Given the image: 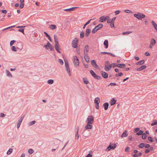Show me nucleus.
Listing matches in <instances>:
<instances>
[{"label": "nucleus", "mask_w": 157, "mask_h": 157, "mask_svg": "<svg viewBox=\"0 0 157 157\" xmlns=\"http://www.w3.org/2000/svg\"><path fill=\"white\" fill-rule=\"evenodd\" d=\"M124 11L126 13H132V12L131 11L129 10H125Z\"/></svg>", "instance_id": "nucleus-48"}, {"label": "nucleus", "mask_w": 157, "mask_h": 157, "mask_svg": "<svg viewBox=\"0 0 157 157\" xmlns=\"http://www.w3.org/2000/svg\"><path fill=\"white\" fill-rule=\"evenodd\" d=\"M5 116V114L3 113H0V117H3Z\"/></svg>", "instance_id": "nucleus-54"}, {"label": "nucleus", "mask_w": 157, "mask_h": 157, "mask_svg": "<svg viewBox=\"0 0 157 157\" xmlns=\"http://www.w3.org/2000/svg\"><path fill=\"white\" fill-rule=\"evenodd\" d=\"M148 139L150 141H151V142H153V139L152 137H148Z\"/></svg>", "instance_id": "nucleus-55"}, {"label": "nucleus", "mask_w": 157, "mask_h": 157, "mask_svg": "<svg viewBox=\"0 0 157 157\" xmlns=\"http://www.w3.org/2000/svg\"><path fill=\"white\" fill-rule=\"evenodd\" d=\"M90 31H91V30L90 29H86V33H85V36L86 37L88 36H89V35L90 33Z\"/></svg>", "instance_id": "nucleus-23"}, {"label": "nucleus", "mask_w": 157, "mask_h": 157, "mask_svg": "<svg viewBox=\"0 0 157 157\" xmlns=\"http://www.w3.org/2000/svg\"><path fill=\"white\" fill-rule=\"evenodd\" d=\"M101 74L102 76L104 78H107L108 77V74L105 72L101 71Z\"/></svg>", "instance_id": "nucleus-17"}, {"label": "nucleus", "mask_w": 157, "mask_h": 157, "mask_svg": "<svg viewBox=\"0 0 157 157\" xmlns=\"http://www.w3.org/2000/svg\"><path fill=\"white\" fill-rule=\"evenodd\" d=\"M97 31H98V30L97 29L95 28H94L93 29L92 32L93 33H95Z\"/></svg>", "instance_id": "nucleus-50"}, {"label": "nucleus", "mask_w": 157, "mask_h": 157, "mask_svg": "<svg viewBox=\"0 0 157 157\" xmlns=\"http://www.w3.org/2000/svg\"><path fill=\"white\" fill-rule=\"evenodd\" d=\"M18 31L20 32H22L23 34H24V29H19Z\"/></svg>", "instance_id": "nucleus-58"}, {"label": "nucleus", "mask_w": 157, "mask_h": 157, "mask_svg": "<svg viewBox=\"0 0 157 157\" xmlns=\"http://www.w3.org/2000/svg\"><path fill=\"white\" fill-rule=\"evenodd\" d=\"M49 28L52 30H54L56 28V26L55 25H49Z\"/></svg>", "instance_id": "nucleus-22"}, {"label": "nucleus", "mask_w": 157, "mask_h": 157, "mask_svg": "<svg viewBox=\"0 0 157 157\" xmlns=\"http://www.w3.org/2000/svg\"><path fill=\"white\" fill-rule=\"evenodd\" d=\"M130 150V148L128 147H126L125 149V151H128Z\"/></svg>", "instance_id": "nucleus-60"}, {"label": "nucleus", "mask_w": 157, "mask_h": 157, "mask_svg": "<svg viewBox=\"0 0 157 157\" xmlns=\"http://www.w3.org/2000/svg\"><path fill=\"white\" fill-rule=\"evenodd\" d=\"M99 19L100 22H103L106 20V18L104 16L101 17L99 18Z\"/></svg>", "instance_id": "nucleus-28"}, {"label": "nucleus", "mask_w": 157, "mask_h": 157, "mask_svg": "<svg viewBox=\"0 0 157 157\" xmlns=\"http://www.w3.org/2000/svg\"><path fill=\"white\" fill-rule=\"evenodd\" d=\"M144 62V60H141L136 63V65H141L143 64Z\"/></svg>", "instance_id": "nucleus-26"}, {"label": "nucleus", "mask_w": 157, "mask_h": 157, "mask_svg": "<svg viewBox=\"0 0 157 157\" xmlns=\"http://www.w3.org/2000/svg\"><path fill=\"white\" fill-rule=\"evenodd\" d=\"M16 42V41L15 40H11L10 42V45L11 46H12L13 44L14 43V42Z\"/></svg>", "instance_id": "nucleus-53"}, {"label": "nucleus", "mask_w": 157, "mask_h": 157, "mask_svg": "<svg viewBox=\"0 0 157 157\" xmlns=\"http://www.w3.org/2000/svg\"><path fill=\"white\" fill-rule=\"evenodd\" d=\"M44 47L47 49H50L51 51L54 50V48L52 47V45L48 41V42L47 44L44 45Z\"/></svg>", "instance_id": "nucleus-11"}, {"label": "nucleus", "mask_w": 157, "mask_h": 157, "mask_svg": "<svg viewBox=\"0 0 157 157\" xmlns=\"http://www.w3.org/2000/svg\"><path fill=\"white\" fill-rule=\"evenodd\" d=\"M140 130V128H136L135 129V131L136 132L139 131Z\"/></svg>", "instance_id": "nucleus-59"}, {"label": "nucleus", "mask_w": 157, "mask_h": 157, "mask_svg": "<svg viewBox=\"0 0 157 157\" xmlns=\"http://www.w3.org/2000/svg\"><path fill=\"white\" fill-rule=\"evenodd\" d=\"M6 72L7 75L10 78H12V75L8 70H6Z\"/></svg>", "instance_id": "nucleus-20"}, {"label": "nucleus", "mask_w": 157, "mask_h": 157, "mask_svg": "<svg viewBox=\"0 0 157 157\" xmlns=\"http://www.w3.org/2000/svg\"><path fill=\"white\" fill-rule=\"evenodd\" d=\"M156 42V41L155 39L154 38L151 39L150 42V44L149 48L150 49L152 48L155 44Z\"/></svg>", "instance_id": "nucleus-6"}, {"label": "nucleus", "mask_w": 157, "mask_h": 157, "mask_svg": "<svg viewBox=\"0 0 157 157\" xmlns=\"http://www.w3.org/2000/svg\"><path fill=\"white\" fill-rule=\"evenodd\" d=\"M103 26V25L102 24H100L98 25L95 26V28L97 29L98 30L101 29L102 28Z\"/></svg>", "instance_id": "nucleus-25"}, {"label": "nucleus", "mask_w": 157, "mask_h": 157, "mask_svg": "<svg viewBox=\"0 0 157 157\" xmlns=\"http://www.w3.org/2000/svg\"><path fill=\"white\" fill-rule=\"evenodd\" d=\"M145 147V148H150L151 147H150V145L149 144H145V146H144Z\"/></svg>", "instance_id": "nucleus-56"}, {"label": "nucleus", "mask_w": 157, "mask_h": 157, "mask_svg": "<svg viewBox=\"0 0 157 157\" xmlns=\"http://www.w3.org/2000/svg\"><path fill=\"white\" fill-rule=\"evenodd\" d=\"M99 104H95V107L97 109H98L99 108Z\"/></svg>", "instance_id": "nucleus-57"}, {"label": "nucleus", "mask_w": 157, "mask_h": 157, "mask_svg": "<svg viewBox=\"0 0 157 157\" xmlns=\"http://www.w3.org/2000/svg\"><path fill=\"white\" fill-rule=\"evenodd\" d=\"M54 82V81L52 79H49L48 80L47 83L48 84H52Z\"/></svg>", "instance_id": "nucleus-35"}, {"label": "nucleus", "mask_w": 157, "mask_h": 157, "mask_svg": "<svg viewBox=\"0 0 157 157\" xmlns=\"http://www.w3.org/2000/svg\"><path fill=\"white\" fill-rule=\"evenodd\" d=\"M116 67L120 68H123L125 67V65L124 64H116Z\"/></svg>", "instance_id": "nucleus-19"}, {"label": "nucleus", "mask_w": 157, "mask_h": 157, "mask_svg": "<svg viewBox=\"0 0 157 157\" xmlns=\"http://www.w3.org/2000/svg\"><path fill=\"white\" fill-rule=\"evenodd\" d=\"M156 124H157V120H155L153 121V123L151 124V125L153 126Z\"/></svg>", "instance_id": "nucleus-36"}, {"label": "nucleus", "mask_w": 157, "mask_h": 157, "mask_svg": "<svg viewBox=\"0 0 157 157\" xmlns=\"http://www.w3.org/2000/svg\"><path fill=\"white\" fill-rule=\"evenodd\" d=\"M93 126L92 124H89L85 126L84 127V129L87 130V129H92L93 128Z\"/></svg>", "instance_id": "nucleus-12"}, {"label": "nucleus", "mask_w": 157, "mask_h": 157, "mask_svg": "<svg viewBox=\"0 0 157 157\" xmlns=\"http://www.w3.org/2000/svg\"><path fill=\"white\" fill-rule=\"evenodd\" d=\"M54 39L55 42V44L59 43L58 42V39L57 36L56 35H54Z\"/></svg>", "instance_id": "nucleus-30"}, {"label": "nucleus", "mask_w": 157, "mask_h": 157, "mask_svg": "<svg viewBox=\"0 0 157 157\" xmlns=\"http://www.w3.org/2000/svg\"><path fill=\"white\" fill-rule=\"evenodd\" d=\"M94 102L95 104H99L100 102V98L98 97L95 98Z\"/></svg>", "instance_id": "nucleus-21"}, {"label": "nucleus", "mask_w": 157, "mask_h": 157, "mask_svg": "<svg viewBox=\"0 0 157 157\" xmlns=\"http://www.w3.org/2000/svg\"><path fill=\"white\" fill-rule=\"evenodd\" d=\"M90 72L91 75L94 78L97 79H100L101 77L96 75L93 71L91 70Z\"/></svg>", "instance_id": "nucleus-8"}, {"label": "nucleus", "mask_w": 157, "mask_h": 157, "mask_svg": "<svg viewBox=\"0 0 157 157\" xmlns=\"http://www.w3.org/2000/svg\"><path fill=\"white\" fill-rule=\"evenodd\" d=\"M120 12V11L119 10H117L115 12V14L117 15Z\"/></svg>", "instance_id": "nucleus-61"}, {"label": "nucleus", "mask_w": 157, "mask_h": 157, "mask_svg": "<svg viewBox=\"0 0 157 157\" xmlns=\"http://www.w3.org/2000/svg\"><path fill=\"white\" fill-rule=\"evenodd\" d=\"M143 132L142 130H139V132L136 133V134L137 136H139L141 135H142L143 134Z\"/></svg>", "instance_id": "nucleus-44"}, {"label": "nucleus", "mask_w": 157, "mask_h": 157, "mask_svg": "<svg viewBox=\"0 0 157 157\" xmlns=\"http://www.w3.org/2000/svg\"><path fill=\"white\" fill-rule=\"evenodd\" d=\"M84 36V32H81L80 34V37L81 38H82Z\"/></svg>", "instance_id": "nucleus-45"}, {"label": "nucleus", "mask_w": 157, "mask_h": 157, "mask_svg": "<svg viewBox=\"0 0 157 157\" xmlns=\"http://www.w3.org/2000/svg\"><path fill=\"white\" fill-rule=\"evenodd\" d=\"M105 66L104 69L106 71H108L110 70L112 67V65H111L109 62L106 61Z\"/></svg>", "instance_id": "nucleus-5"}, {"label": "nucleus", "mask_w": 157, "mask_h": 157, "mask_svg": "<svg viewBox=\"0 0 157 157\" xmlns=\"http://www.w3.org/2000/svg\"><path fill=\"white\" fill-rule=\"evenodd\" d=\"M12 151H13L12 149L10 148L9 149V150L7 151V154L8 155H9L12 152Z\"/></svg>", "instance_id": "nucleus-40"}, {"label": "nucleus", "mask_w": 157, "mask_h": 157, "mask_svg": "<svg viewBox=\"0 0 157 157\" xmlns=\"http://www.w3.org/2000/svg\"><path fill=\"white\" fill-rule=\"evenodd\" d=\"M145 146V144H144V143H142L140 144V145H139L138 146V147L140 148H142L144 147Z\"/></svg>", "instance_id": "nucleus-42"}, {"label": "nucleus", "mask_w": 157, "mask_h": 157, "mask_svg": "<svg viewBox=\"0 0 157 157\" xmlns=\"http://www.w3.org/2000/svg\"><path fill=\"white\" fill-rule=\"evenodd\" d=\"M132 33V31H126L125 32H124L123 33V34L124 35H125L126 34H129L131 33Z\"/></svg>", "instance_id": "nucleus-43"}, {"label": "nucleus", "mask_w": 157, "mask_h": 157, "mask_svg": "<svg viewBox=\"0 0 157 157\" xmlns=\"http://www.w3.org/2000/svg\"><path fill=\"white\" fill-rule=\"evenodd\" d=\"M84 58L87 63L90 62V58L88 55V54H84Z\"/></svg>", "instance_id": "nucleus-15"}, {"label": "nucleus", "mask_w": 157, "mask_h": 157, "mask_svg": "<svg viewBox=\"0 0 157 157\" xmlns=\"http://www.w3.org/2000/svg\"><path fill=\"white\" fill-rule=\"evenodd\" d=\"M151 23L157 32V24L154 21H152Z\"/></svg>", "instance_id": "nucleus-31"}, {"label": "nucleus", "mask_w": 157, "mask_h": 157, "mask_svg": "<svg viewBox=\"0 0 157 157\" xmlns=\"http://www.w3.org/2000/svg\"><path fill=\"white\" fill-rule=\"evenodd\" d=\"M64 61L66 70L69 76H70L71 75V70L69 68V65L68 64V61L66 60H64Z\"/></svg>", "instance_id": "nucleus-2"}, {"label": "nucleus", "mask_w": 157, "mask_h": 157, "mask_svg": "<svg viewBox=\"0 0 157 157\" xmlns=\"http://www.w3.org/2000/svg\"><path fill=\"white\" fill-rule=\"evenodd\" d=\"M23 118H24V117H20V119L18 120V122H17V128H19V127L20 126V125L21 124V123L23 121Z\"/></svg>", "instance_id": "nucleus-10"}, {"label": "nucleus", "mask_w": 157, "mask_h": 157, "mask_svg": "<svg viewBox=\"0 0 157 157\" xmlns=\"http://www.w3.org/2000/svg\"><path fill=\"white\" fill-rule=\"evenodd\" d=\"M128 132L127 131H125L122 134L121 137L122 138L126 137L128 135Z\"/></svg>", "instance_id": "nucleus-14"}, {"label": "nucleus", "mask_w": 157, "mask_h": 157, "mask_svg": "<svg viewBox=\"0 0 157 157\" xmlns=\"http://www.w3.org/2000/svg\"><path fill=\"white\" fill-rule=\"evenodd\" d=\"M92 65L96 68H98L99 67L98 65L96 64L95 60H93L91 61Z\"/></svg>", "instance_id": "nucleus-16"}, {"label": "nucleus", "mask_w": 157, "mask_h": 157, "mask_svg": "<svg viewBox=\"0 0 157 157\" xmlns=\"http://www.w3.org/2000/svg\"><path fill=\"white\" fill-rule=\"evenodd\" d=\"M142 155V153L141 152H139L137 154H135L133 155V157H138L139 156L141 155Z\"/></svg>", "instance_id": "nucleus-39"}, {"label": "nucleus", "mask_w": 157, "mask_h": 157, "mask_svg": "<svg viewBox=\"0 0 157 157\" xmlns=\"http://www.w3.org/2000/svg\"><path fill=\"white\" fill-rule=\"evenodd\" d=\"M78 7H73L71 8L65 9L64 10L66 11L71 12L74 10L75 9L78 8Z\"/></svg>", "instance_id": "nucleus-18"}, {"label": "nucleus", "mask_w": 157, "mask_h": 157, "mask_svg": "<svg viewBox=\"0 0 157 157\" xmlns=\"http://www.w3.org/2000/svg\"><path fill=\"white\" fill-rule=\"evenodd\" d=\"M55 48L56 49H57L58 48H60L59 44L58 43L55 44Z\"/></svg>", "instance_id": "nucleus-38"}, {"label": "nucleus", "mask_w": 157, "mask_h": 157, "mask_svg": "<svg viewBox=\"0 0 157 157\" xmlns=\"http://www.w3.org/2000/svg\"><path fill=\"white\" fill-rule=\"evenodd\" d=\"M83 81L85 84H87L89 83V81L87 79L85 78H83Z\"/></svg>", "instance_id": "nucleus-34"}, {"label": "nucleus", "mask_w": 157, "mask_h": 157, "mask_svg": "<svg viewBox=\"0 0 157 157\" xmlns=\"http://www.w3.org/2000/svg\"><path fill=\"white\" fill-rule=\"evenodd\" d=\"M147 67L146 65H143L140 67L142 70H144Z\"/></svg>", "instance_id": "nucleus-51"}, {"label": "nucleus", "mask_w": 157, "mask_h": 157, "mask_svg": "<svg viewBox=\"0 0 157 157\" xmlns=\"http://www.w3.org/2000/svg\"><path fill=\"white\" fill-rule=\"evenodd\" d=\"M89 50V47L88 45L85 46L84 50V54H88Z\"/></svg>", "instance_id": "nucleus-13"}, {"label": "nucleus", "mask_w": 157, "mask_h": 157, "mask_svg": "<svg viewBox=\"0 0 157 157\" xmlns=\"http://www.w3.org/2000/svg\"><path fill=\"white\" fill-rule=\"evenodd\" d=\"M94 18H93V19H90V20H89V21H88L86 24H84V26H83V29H85V28L86 27V25H88V24H89V23L90 22V21L91 20H94Z\"/></svg>", "instance_id": "nucleus-33"}, {"label": "nucleus", "mask_w": 157, "mask_h": 157, "mask_svg": "<svg viewBox=\"0 0 157 157\" xmlns=\"http://www.w3.org/2000/svg\"><path fill=\"white\" fill-rule=\"evenodd\" d=\"M153 149V147H151L147 149L145 151V152L146 153H147L150 152L151 151H152Z\"/></svg>", "instance_id": "nucleus-24"}, {"label": "nucleus", "mask_w": 157, "mask_h": 157, "mask_svg": "<svg viewBox=\"0 0 157 157\" xmlns=\"http://www.w3.org/2000/svg\"><path fill=\"white\" fill-rule=\"evenodd\" d=\"M59 62L61 65H63V60L61 59L59 60Z\"/></svg>", "instance_id": "nucleus-52"}, {"label": "nucleus", "mask_w": 157, "mask_h": 157, "mask_svg": "<svg viewBox=\"0 0 157 157\" xmlns=\"http://www.w3.org/2000/svg\"><path fill=\"white\" fill-rule=\"evenodd\" d=\"M103 106L104 107L105 109L107 110L109 107V104L108 103H105L103 104Z\"/></svg>", "instance_id": "nucleus-29"}, {"label": "nucleus", "mask_w": 157, "mask_h": 157, "mask_svg": "<svg viewBox=\"0 0 157 157\" xmlns=\"http://www.w3.org/2000/svg\"><path fill=\"white\" fill-rule=\"evenodd\" d=\"M94 121V117L92 115L89 116L87 118L86 122L87 124H93Z\"/></svg>", "instance_id": "nucleus-3"}, {"label": "nucleus", "mask_w": 157, "mask_h": 157, "mask_svg": "<svg viewBox=\"0 0 157 157\" xmlns=\"http://www.w3.org/2000/svg\"><path fill=\"white\" fill-rule=\"evenodd\" d=\"M134 16L139 20H141L142 19L146 17L144 14L139 12L137 13V14H134Z\"/></svg>", "instance_id": "nucleus-1"}, {"label": "nucleus", "mask_w": 157, "mask_h": 157, "mask_svg": "<svg viewBox=\"0 0 157 157\" xmlns=\"http://www.w3.org/2000/svg\"><path fill=\"white\" fill-rule=\"evenodd\" d=\"M36 123V121H32L29 122L28 124V125L29 126H31Z\"/></svg>", "instance_id": "nucleus-37"}, {"label": "nucleus", "mask_w": 157, "mask_h": 157, "mask_svg": "<svg viewBox=\"0 0 157 157\" xmlns=\"http://www.w3.org/2000/svg\"><path fill=\"white\" fill-rule=\"evenodd\" d=\"M145 55L146 56H150V54L149 52H146L145 53Z\"/></svg>", "instance_id": "nucleus-64"}, {"label": "nucleus", "mask_w": 157, "mask_h": 157, "mask_svg": "<svg viewBox=\"0 0 157 157\" xmlns=\"http://www.w3.org/2000/svg\"><path fill=\"white\" fill-rule=\"evenodd\" d=\"M116 101L114 98H112L111 100L110 104L111 105H113L115 104L116 103Z\"/></svg>", "instance_id": "nucleus-32"}, {"label": "nucleus", "mask_w": 157, "mask_h": 157, "mask_svg": "<svg viewBox=\"0 0 157 157\" xmlns=\"http://www.w3.org/2000/svg\"><path fill=\"white\" fill-rule=\"evenodd\" d=\"M92 156V155H91L90 154H89L85 157H91Z\"/></svg>", "instance_id": "nucleus-63"}, {"label": "nucleus", "mask_w": 157, "mask_h": 157, "mask_svg": "<svg viewBox=\"0 0 157 157\" xmlns=\"http://www.w3.org/2000/svg\"><path fill=\"white\" fill-rule=\"evenodd\" d=\"M123 75V74L121 72L119 73L118 74H116L115 75L116 76L118 77V76H121Z\"/></svg>", "instance_id": "nucleus-49"}, {"label": "nucleus", "mask_w": 157, "mask_h": 157, "mask_svg": "<svg viewBox=\"0 0 157 157\" xmlns=\"http://www.w3.org/2000/svg\"><path fill=\"white\" fill-rule=\"evenodd\" d=\"M116 19V17H114L111 20V22L114 23V20Z\"/></svg>", "instance_id": "nucleus-62"}, {"label": "nucleus", "mask_w": 157, "mask_h": 157, "mask_svg": "<svg viewBox=\"0 0 157 157\" xmlns=\"http://www.w3.org/2000/svg\"><path fill=\"white\" fill-rule=\"evenodd\" d=\"M147 137V135H146L145 133H143L142 135V138L144 139H145Z\"/></svg>", "instance_id": "nucleus-47"}, {"label": "nucleus", "mask_w": 157, "mask_h": 157, "mask_svg": "<svg viewBox=\"0 0 157 157\" xmlns=\"http://www.w3.org/2000/svg\"><path fill=\"white\" fill-rule=\"evenodd\" d=\"M116 147V145L115 144H110L109 146L106 149V151H108L110 150L111 149H114Z\"/></svg>", "instance_id": "nucleus-7"}, {"label": "nucleus", "mask_w": 157, "mask_h": 157, "mask_svg": "<svg viewBox=\"0 0 157 157\" xmlns=\"http://www.w3.org/2000/svg\"><path fill=\"white\" fill-rule=\"evenodd\" d=\"M28 153L31 154H33L34 152V150L32 149H29L28 151Z\"/></svg>", "instance_id": "nucleus-41"}, {"label": "nucleus", "mask_w": 157, "mask_h": 157, "mask_svg": "<svg viewBox=\"0 0 157 157\" xmlns=\"http://www.w3.org/2000/svg\"><path fill=\"white\" fill-rule=\"evenodd\" d=\"M78 43V40L77 38H75L72 41V47L75 48H76L77 47Z\"/></svg>", "instance_id": "nucleus-9"}, {"label": "nucleus", "mask_w": 157, "mask_h": 157, "mask_svg": "<svg viewBox=\"0 0 157 157\" xmlns=\"http://www.w3.org/2000/svg\"><path fill=\"white\" fill-rule=\"evenodd\" d=\"M73 61L74 65L75 66L78 67L79 65V60L76 56H73Z\"/></svg>", "instance_id": "nucleus-4"}, {"label": "nucleus", "mask_w": 157, "mask_h": 157, "mask_svg": "<svg viewBox=\"0 0 157 157\" xmlns=\"http://www.w3.org/2000/svg\"><path fill=\"white\" fill-rule=\"evenodd\" d=\"M11 50L13 51L17 52V50L15 47L14 46H13L11 47Z\"/></svg>", "instance_id": "nucleus-46"}, {"label": "nucleus", "mask_w": 157, "mask_h": 157, "mask_svg": "<svg viewBox=\"0 0 157 157\" xmlns=\"http://www.w3.org/2000/svg\"><path fill=\"white\" fill-rule=\"evenodd\" d=\"M104 45L105 46V48H108V40H105L104 42Z\"/></svg>", "instance_id": "nucleus-27"}]
</instances>
